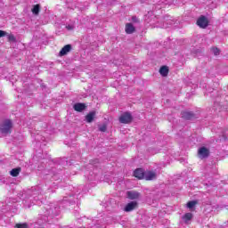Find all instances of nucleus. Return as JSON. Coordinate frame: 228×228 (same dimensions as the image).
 I'll use <instances>...</instances> for the list:
<instances>
[{
	"label": "nucleus",
	"mask_w": 228,
	"mask_h": 228,
	"mask_svg": "<svg viewBox=\"0 0 228 228\" xmlns=\"http://www.w3.org/2000/svg\"><path fill=\"white\" fill-rule=\"evenodd\" d=\"M40 193H42L40 187L37 186L20 192L18 197L23 201L25 208H31V202L32 204H35V202L38 200L37 197H38Z\"/></svg>",
	"instance_id": "obj_1"
},
{
	"label": "nucleus",
	"mask_w": 228,
	"mask_h": 228,
	"mask_svg": "<svg viewBox=\"0 0 228 228\" xmlns=\"http://www.w3.org/2000/svg\"><path fill=\"white\" fill-rule=\"evenodd\" d=\"M58 215L59 211L57 208H45V211L44 214H41L37 224H39V225H42V224H47L50 218H53V216H58Z\"/></svg>",
	"instance_id": "obj_2"
},
{
	"label": "nucleus",
	"mask_w": 228,
	"mask_h": 228,
	"mask_svg": "<svg viewBox=\"0 0 228 228\" xmlns=\"http://www.w3.org/2000/svg\"><path fill=\"white\" fill-rule=\"evenodd\" d=\"M0 133L3 136H6V134H10L12 133V120H5L0 128Z\"/></svg>",
	"instance_id": "obj_3"
},
{
	"label": "nucleus",
	"mask_w": 228,
	"mask_h": 228,
	"mask_svg": "<svg viewBox=\"0 0 228 228\" xmlns=\"http://www.w3.org/2000/svg\"><path fill=\"white\" fill-rule=\"evenodd\" d=\"M133 120V116L129 112H125L119 117V122L121 124H129Z\"/></svg>",
	"instance_id": "obj_4"
},
{
	"label": "nucleus",
	"mask_w": 228,
	"mask_h": 228,
	"mask_svg": "<svg viewBox=\"0 0 228 228\" xmlns=\"http://www.w3.org/2000/svg\"><path fill=\"white\" fill-rule=\"evenodd\" d=\"M198 156L201 159H204V158H208V156H209V150L206 147L200 148L198 151Z\"/></svg>",
	"instance_id": "obj_5"
},
{
	"label": "nucleus",
	"mask_w": 228,
	"mask_h": 228,
	"mask_svg": "<svg viewBox=\"0 0 228 228\" xmlns=\"http://www.w3.org/2000/svg\"><path fill=\"white\" fill-rule=\"evenodd\" d=\"M209 21H208V18L206 16H201L200 19L197 20V24L200 28H208V24Z\"/></svg>",
	"instance_id": "obj_6"
},
{
	"label": "nucleus",
	"mask_w": 228,
	"mask_h": 228,
	"mask_svg": "<svg viewBox=\"0 0 228 228\" xmlns=\"http://www.w3.org/2000/svg\"><path fill=\"white\" fill-rule=\"evenodd\" d=\"M144 179L146 181H153V179H156V173L152 171L144 172Z\"/></svg>",
	"instance_id": "obj_7"
},
{
	"label": "nucleus",
	"mask_w": 228,
	"mask_h": 228,
	"mask_svg": "<svg viewBox=\"0 0 228 228\" xmlns=\"http://www.w3.org/2000/svg\"><path fill=\"white\" fill-rule=\"evenodd\" d=\"M134 177H137V179H144L145 177V172L142 168H138L135 171H134Z\"/></svg>",
	"instance_id": "obj_8"
},
{
	"label": "nucleus",
	"mask_w": 228,
	"mask_h": 228,
	"mask_svg": "<svg viewBox=\"0 0 228 228\" xmlns=\"http://www.w3.org/2000/svg\"><path fill=\"white\" fill-rule=\"evenodd\" d=\"M126 196L128 199H130L131 200H134L136 199H139L140 197V193L136 192L134 191H129L126 192Z\"/></svg>",
	"instance_id": "obj_9"
},
{
	"label": "nucleus",
	"mask_w": 228,
	"mask_h": 228,
	"mask_svg": "<svg viewBox=\"0 0 228 228\" xmlns=\"http://www.w3.org/2000/svg\"><path fill=\"white\" fill-rule=\"evenodd\" d=\"M136 206H138V203L136 201H131L126 206L125 211L126 213H129L130 211H133V209H134Z\"/></svg>",
	"instance_id": "obj_10"
},
{
	"label": "nucleus",
	"mask_w": 228,
	"mask_h": 228,
	"mask_svg": "<svg viewBox=\"0 0 228 228\" xmlns=\"http://www.w3.org/2000/svg\"><path fill=\"white\" fill-rule=\"evenodd\" d=\"M72 49V45H66L60 52L61 56H65L67 53H70V50Z\"/></svg>",
	"instance_id": "obj_11"
},
{
	"label": "nucleus",
	"mask_w": 228,
	"mask_h": 228,
	"mask_svg": "<svg viewBox=\"0 0 228 228\" xmlns=\"http://www.w3.org/2000/svg\"><path fill=\"white\" fill-rule=\"evenodd\" d=\"M134 26H133V23H127L126 25V33H127V35H131L133 33H134Z\"/></svg>",
	"instance_id": "obj_12"
},
{
	"label": "nucleus",
	"mask_w": 228,
	"mask_h": 228,
	"mask_svg": "<svg viewBox=\"0 0 228 228\" xmlns=\"http://www.w3.org/2000/svg\"><path fill=\"white\" fill-rule=\"evenodd\" d=\"M75 111H83L85 110V108H86V106L85 105V103H76L74 106H73Z\"/></svg>",
	"instance_id": "obj_13"
},
{
	"label": "nucleus",
	"mask_w": 228,
	"mask_h": 228,
	"mask_svg": "<svg viewBox=\"0 0 228 228\" xmlns=\"http://www.w3.org/2000/svg\"><path fill=\"white\" fill-rule=\"evenodd\" d=\"M94 118H95V111H92L86 116V120L88 122V124L94 122Z\"/></svg>",
	"instance_id": "obj_14"
},
{
	"label": "nucleus",
	"mask_w": 228,
	"mask_h": 228,
	"mask_svg": "<svg viewBox=\"0 0 228 228\" xmlns=\"http://www.w3.org/2000/svg\"><path fill=\"white\" fill-rule=\"evenodd\" d=\"M182 118H185V120H191L193 118L192 112L183 111L182 112Z\"/></svg>",
	"instance_id": "obj_15"
},
{
	"label": "nucleus",
	"mask_w": 228,
	"mask_h": 228,
	"mask_svg": "<svg viewBox=\"0 0 228 228\" xmlns=\"http://www.w3.org/2000/svg\"><path fill=\"white\" fill-rule=\"evenodd\" d=\"M191 218H193V214H191V213H186V214L183 216V222H185L186 224H190V220H191Z\"/></svg>",
	"instance_id": "obj_16"
},
{
	"label": "nucleus",
	"mask_w": 228,
	"mask_h": 228,
	"mask_svg": "<svg viewBox=\"0 0 228 228\" xmlns=\"http://www.w3.org/2000/svg\"><path fill=\"white\" fill-rule=\"evenodd\" d=\"M160 75L163 76L164 77L168 76V67L163 66L159 69Z\"/></svg>",
	"instance_id": "obj_17"
},
{
	"label": "nucleus",
	"mask_w": 228,
	"mask_h": 228,
	"mask_svg": "<svg viewBox=\"0 0 228 228\" xmlns=\"http://www.w3.org/2000/svg\"><path fill=\"white\" fill-rule=\"evenodd\" d=\"M10 174L12 177H17L20 174V167L13 168L10 171Z\"/></svg>",
	"instance_id": "obj_18"
},
{
	"label": "nucleus",
	"mask_w": 228,
	"mask_h": 228,
	"mask_svg": "<svg viewBox=\"0 0 228 228\" xmlns=\"http://www.w3.org/2000/svg\"><path fill=\"white\" fill-rule=\"evenodd\" d=\"M32 13H34V15H38V13H40V4H36L33 6Z\"/></svg>",
	"instance_id": "obj_19"
},
{
	"label": "nucleus",
	"mask_w": 228,
	"mask_h": 228,
	"mask_svg": "<svg viewBox=\"0 0 228 228\" xmlns=\"http://www.w3.org/2000/svg\"><path fill=\"white\" fill-rule=\"evenodd\" d=\"M172 24H175L174 20L167 19V20H166V22L163 24V28H170V26H172Z\"/></svg>",
	"instance_id": "obj_20"
},
{
	"label": "nucleus",
	"mask_w": 228,
	"mask_h": 228,
	"mask_svg": "<svg viewBox=\"0 0 228 228\" xmlns=\"http://www.w3.org/2000/svg\"><path fill=\"white\" fill-rule=\"evenodd\" d=\"M195 206H197V201L192 200V201H189V202L187 203V208H188L191 211L193 210V208H195Z\"/></svg>",
	"instance_id": "obj_21"
},
{
	"label": "nucleus",
	"mask_w": 228,
	"mask_h": 228,
	"mask_svg": "<svg viewBox=\"0 0 228 228\" xmlns=\"http://www.w3.org/2000/svg\"><path fill=\"white\" fill-rule=\"evenodd\" d=\"M67 202H69V204H72V202H76V200H72V199H67V197H64L63 200H62V204H67Z\"/></svg>",
	"instance_id": "obj_22"
},
{
	"label": "nucleus",
	"mask_w": 228,
	"mask_h": 228,
	"mask_svg": "<svg viewBox=\"0 0 228 228\" xmlns=\"http://www.w3.org/2000/svg\"><path fill=\"white\" fill-rule=\"evenodd\" d=\"M212 53L215 54V56H218V54H220V50L218 48H213Z\"/></svg>",
	"instance_id": "obj_23"
},
{
	"label": "nucleus",
	"mask_w": 228,
	"mask_h": 228,
	"mask_svg": "<svg viewBox=\"0 0 228 228\" xmlns=\"http://www.w3.org/2000/svg\"><path fill=\"white\" fill-rule=\"evenodd\" d=\"M8 40L9 42H15V36L13 35H8Z\"/></svg>",
	"instance_id": "obj_24"
},
{
	"label": "nucleus",
	"mask_w": 228,
	"mask_h": 228,
	"mask_svg": "<svg viewBox=\"0 0 228 228\" xmlns=\"http://www.w3.org/2000/svg\"><path fill=\"white\" fill-rule=\"evenodd\" d=\"M16 228H28V224H16Z\"/></svg>",
	"instance_id": "obj_25"
},
{
	"label": "nucleus",
	"mask_w": 228,
	"mask_h": 228,
	"mask_svg": "<svg viewBox=\"0 0 228 228\" xmlns=\"http://www.w3.org/2000/svg\"><path fill=\"white\" fill-rule=\"evenodd\" d=\"M99 130L104 133L106 131V126L102 125V126L99 127Z\"/></svg>",
	"instance_id": "obj_26"
},
{
	"label": "nucleus",
	"mask_w": 228,
	"mask_h": 228,
	"mask_svg": "<svg viewBox=\"0 0 228 228\" xmlns=\"http://www.w3.org/2000/svg\"><path fill=\"white\" fill-rule=\"evenodd\" d=\"M6 35L5 31L0 30V38H3Z\"/></svg>",
	"instance_id": "obj_27"
},
{
	"label": "nucleus",
	"mask_w": 228,
	"mask_h": 228,
	"mask_svg": "<svg viewBox=\"0 0 228 228\" xmlns=\"http://www.w3.org/2000/svg\"><path fill=\"white\" fill-rule=\"evenodd\" d=\"M66 28H67V29H69V31L74 29V26H72V25H68V26H66Z\"/></svg>",
	"instance_id": "obj_28"
},
{
	"label": "nucleus",
	"mask_w": 228,
	"mask_h": 228,
	"mask_svg": "<svg viewBox=\"0 0 228 228\" xmlns=\"http://www.w3.org/2000/svg\"><path fill=\"white\" fill-rule=\"evenodd\" d=\"M133 20H134V21L136 20V17H133Z\"/></svg>",
	"instance_id": "obj_29"
}]
</instances>
